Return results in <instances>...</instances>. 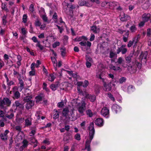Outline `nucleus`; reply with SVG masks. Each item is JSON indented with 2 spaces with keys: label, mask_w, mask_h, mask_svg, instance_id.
<instances>
[{
  "label": "nucleus",
  "mask_w": 151,
  "mask_h": 151,
  "mask_svg": "<svg viewBox=\"0 0 151 151\" xmlns=\"http://www.w3.org/2000/svg\"><path fill=\"white\" fill-rule=\"evenodd\" d=\"M89 134L88 137H86V142L85 150L87 151H90V143L93 138L95 133V129L94 128V123L91 122L90 123L89 126Z\"/></svg>",
  "instance_id": "f257e3e1"
},
{
  "label": "nucleus",
  "mask_w": 151,
  "mask_h": 151,
  "mask_svg": "<svg viewBox=\"0 0 151 151\" xmlns=\"http://www.w3.org/2000/svg\"><path fill=\"white\" fill-rule=\"evenodd\" d=\"M74 109L69 106L63 109L62 114L66 118L70 119V116L73 117L74 116Z\"/></svg>",
  "instance_id": "f03ea898"
},
{
  "label": "nucleus",
  "mask_w": 151,
  "mask_h": 151,
  "mask_svg": "<svg viewBox=\"0 0 151 151\" xmlns=\"http://www.w3.org/2000/svg\"><path fill=\"white\" fill-rule=\"evenodd\" d=\"M11 104V101L8 98H5L1 101L0 102V109H4L5 106H9Z\"/></svg>",
  "instance_id": "7ed1b4c3"
},
{
  "label": "nucleus",
  "mask_w": 151,
  "mask_h": 151,
  "mask_svg": "<svg viewBox=\"0 0 151 151\" xmlns=\"http://www.w3.org/2000/svg\"><path fill=\"white\" fill-rule=\"evenodd\" d=\"M86 104L84 101L81 103H78L76 106L79 113L81 114H83L85 110Z\"/></svg>",
  "instance_id": "20e7f679"
},
{
  "label": "nucleus",
  "mask_w": 151,
  "mask_h": 151,
  "mask_svg": "<svg viewBox=\"0 0 151 151\" xmlns=\"http://www.w3.org/2000/svg\"><path fill=\"white\" fill-rule=\"evenodd\" d=\"M127 67L129 71L132 73H135L137 70L136 65L133 63L129 64Z\"/></svg>",
  "instance_id": "39448f33"
},
{
  "label": "nucleus",
  "mask_w": 151,
  "mask_h": 151,
  "mask_svg": "<svg viewBox=\"0 0 151 151\" xmlns=\"http://www.w3.org/2000/svg\"><path fill=\"white\" fill-rule=\"evenodd\" d=\"M109 6L111 9H121L119 4L118 3L116 2H109L108 3Z\"/></svg>",
  "instance_id": "423d86ee"
},
{
  "label": "nucleus",
  "mask_w": 151,
  "mask_h": 151,
  "mask_svg": "<svg viewBox=\"0 0 151 151\" xmlns=\"http://www.w3.org/2000/svg\"><path fill=\"white\" fill-rule=\"evenodd\" d=\"M126 45H122L120 47H118L116 50L117 54H119L120 52L123 54H125L127 51V49L125 48Z\"/></svg>",
  "instance_id": "0eeeda50"
},
{
  "label": "nucleus",
  "mask_w": 151,
  "mask_h": 151,
  "mask_svg": "<svg viewBox=\"0 0 151 151\" xmlns=\"http://www.w3.org/2000/svg\"><path fill=\"white\" fill-rule=\"evenodd\" d=\"M22 111L18 112L16 116V121L19 124L22 123L24 122V118L21 117V115L22 114Z\"/></svg>",
  "instance_id": "6e6552de"
},
{
  "label": "nucleus",
  "mask_w": 151,
  "mask_h": 151,
  "mask_svg": "<svg viewBox=\"0 0 151 151\" xmlns=\"http://www.w3.org/2000/svg\"><path fill=\"white\" fill-rule=\"evenodd\" d=\"M106 74V72L104 71L101 70L99 71L96 73L97 77L101 79L103 81H104V76Z\"/></svg>",
  "instance_id": "1a4fd4ad"
},
{
  "label": "nucleus",
  "mask_w": 151,
  "mask_h": 151,
  "mask_svg": "<svg viewBox=\"0 0 151 151\" xmlns=\"http://www.w3.org/2000/svg\"><path fill=\"white\" fill-rule=\"evenodd\" d=\"M101 113L104 116L107 118L109 115V110L106 107H104L101 110Z\"/></svg>",
  "instance_id": "9d476101"
},
{
  "label": "nucleus",
  "mask_w": 151,
  "mask_h": 151,
  "mask_svg": "<svg viewBox=\"0 0 151 151\" xmlns=\"http://www.w3.org/2000/svg\"><path fill=\"white\" fill-rule=\"evenodd\" d=\"M12 91L14 92V96L15 98L17 99L20 97V94L18 91V88L17 86L14 87Z\"/></svg>",
  "instance_id": "9b49d317"
},
{
  "label": "nucleus",
  "mask_w": 151,
  "mask_h": 151,
  "mask_svg": "<svg viewBox=\"0 0 151 151\" xmlns=\"http://www.w3.org/2000/svg\"><path fill=\"white\" fill-rule=\"evenodd\" d=\"M112 110L113 112L116 113L120 112L121 111V107L117 104H114L112 107Z\"/></svg>",
  "instance_id": "f8f14e48"
},
{
  "label": "nucleus",
  "mask_w": 151,
  "mask_h": 151,
  "mask_svg": "<svg viewBox=\"0 0 151 151\" xmlns=\"http://www.w3.org/2000/svg\"><path fill=\"white\" fill-rule=\"evenodd\" d=\"M147 55V52H142L139 57V59L140 60H143L144 62H145Z\"/></svg>",
  "instance_id": "ddd939ff"
},
{
  "label": "nucleus",
  "mask_w": 151,
  "mask_h": 151,
  "mask_svg": "<svg viewBox=\"0 0 151 151\" xmlns=\"http://www.w3.org/2000/svg\"><path fill=\"white\" fill-rule=\"evenodd\" d=\"M130 17L127 15L125 14L124 13H123L122 14H121L120 17V20L123 22L126 21L129 19Z\"/></svg>",
  "instance_id": "4468645a"
},
{
  "label": "nucleus",
  "mask_w": 151,
  "mask_h": 151,
  "mask_svg": "<svg viewBox=\"0 0 151 151\" xmlns=\"http://www.w3.org/2000/svg\"><path fill=\"white\" fill-rule=\"evenodd\" d=\"M9 133V131L8 130H6L4 133L1 134L0 136L1 139L3 140H6L7 139V134Z\"/></svg>",
  "instance_id": "2eb2a0df"
},
{
  "label": "nucleus",
  "mask_w": 151,
  "mask_h": 151,
  "mask_svg": "<svg viewBox=\"0 0 151 151\" xmlns=\"http://www.w3.org/2000/svg\"><path fill=\"white\" fill-rule=\"evenodd\" d=\"M95 124L100 127L102 126L104 124L103 120L102 119L98 118L96 119L95 122Z\"/></svg>",
  "instance_id": "dca6fc26"
},
{
  "label": "nucleus",
  "mask_w": 151,
  "mask_h": 151,
  "mask_svg": "<svg viewBox=\"0 0 151 151\" xmlns=\"http://www.w3.org/2000/svg\"><path fill=\"white\" fill-rule=\"evenodd\" d=\"M91 30L95 33H99L100 31L99 27H97L96 26H93L91 27Z\"/></svg>",
  "instance_id": "f3484780"
},
{
  "label": "nucleus",
  "mask_w": 151,
  "mask_h": 151,
  "mask_svg": "<svg viewBox=\"0 0 151 151\" xmlns=\"http://www.w3.org/2000/svg\"><path fill=\"white\" fill-rule=\"evenodd\" d=\"M14 106H16V109H18L20 108V111L19 112L22 111L23 110V106L18 101H16L14 104Z\"/></svg>",
  "instance_id": "a211bd4d"
},
{
  "label": "nucleus",
  "mask_w": 151,
  "mask_h": 151,
  "mask_svg": "<svg viewBox=\"0 0 151 151\" xmlns=\"http://www.w3.org/2000/svg\"><path fill=\"white\" fill-rule=\"evenodd\" d=\"M151 15L150 14H145L142 16L143 21L144 22L147 21L151 17Z\"/></svg>",
  "instance_id": "6ab92c4d"
},
{
  "label": "nucleus",
  "mask_w": 151,
  "mask_h": 151,
  "mask_svg": "<svg viewBox=\"0 0 151 151\" xmlns=\"http://www.w3.org/2000/svg\"><path fill=\"white\" fill-rule=\"evenodd\" d=\"M6 116L9 119H11L14 116V112L13 110H10L6 114Z\"/></svg>",
  "instance_id": "aec40b11"
},
{
  "label": "nucleus",
  "mask_w": 151,
  "mask_h": 151,
  "mask_svg": "<svg viewBox=\"0 0 151 151\" xmlns=\"http://www.w3.org/2000/svg\"><path fill=\"white\" fill-rule=\"evenodd\" d=\"M103 89L104 90L106 91H109L111 89V88L110 85L109 84H107L104 81H103Z\"/></svg>",
  "instance_id": "412c9836"
},
{
  "label": "nucleus",
  "mask_w": 151,
  "mask_h": 151,
  "mask_svg": "<svg viewBox=\"0 0 151 151\" xmlns=\"http://www.w3.org/2000/svg\"><path fill=\"white\" fill-rule=\"evenodd\" d=\"M34 101L32 100L27 102L26 108L28 109H30L32 106H34Z\"/></svg>",
  "instance_id": "4be33fe9"
},
{
  "label": "nucleus",
  "mask_w": 151,
  "mask_h": 151,
  "mask_svg": "<svg viewBox=\"0 0 151 151\" xmlns=\"http://www.w3.org/2000/svg\"><path fill=\"white\" fill-rule=\"evenodd\" d=\"M86 96L87 98L89 99L91 102L94 101L96 99L95 95H93L88 94L86 95Z\"/></svg>",
  "instance_id": "5701e85b"
},
{
  "label": "nucleus",
  "mask_w": 151,
  "mask_h": 151,
  "mask_svg": "<svg viewBox=\"0 0 151 151\" xmlns=\"http://www.w3.org/2000/svg\"><path fill=\"white\" fill-rule=\"evenodd\" d=\"M79 44L81 46H85L87 45V46L89 47H90L91 45V43L89 41H87V42L86 43L85 41H84L80 42L79 43Z\"/></svg>",
  "instance_id": "b1692460"
},
{
  "label": "nucleus",
  "mask_w": 151,
  "mask_h": 151,
  "mask_svg": "<svg viewBox=\"0 0 151 151\" xmlns=\"http://www.w3.org/2000/svg\"><path fill=\"white\" fill-rule=\"evenodd\" d=\"M109 68L110 69H112L115 71H121V68L119 66L115 67V66L111 65L110 66Z\"/></svg>",
  "instance_id": "393cba45"
},
{
  "label": "nucleus",
  "mask_w": 151,
  "mask_h": 151,
  "mask_svg": "<svg viewBox=\"0 0 151 151\" xmlns=\"http://www.w3.org/2000/svg\"><path fill=\"white\" fill-rule=\"evenodd\" d=\"M47 79L48 81L52 82L54 80L55 77L53 74H50L47 77Z\"/></svg>",
  "instance_id": "a878e982"
},
{
  "label": "nucleus",
  "mask_w": 151,
  "mask_h": 151,
  "mask_svg": "<svg viewBox=\"0 0 151 151\" xmlns=\"http://www.w3.org/2000/svg\"><path fill=\"white\" fill-rule=\"evenodd\" d=\"M140 37V36L139 35H138L133 38L132 41L133 42V43H134L136 45L138 42Z\"/></svg>",
  "instance_id": "bb28decb"
},
{
  "label": "nucleus",
  "mask_w": 151,
  "mask_h": 151,
  "mask_svg": "<svg viewBox=\"0 0 151 151\" xmlns=\"http://www.w3.org/2000/svg\"><path fill=\"white\" fill-rule=\"evenodd\" d=\"M23 145L22 147H21L20 148V150H22L23 148L26 147L28 145V142L25 139L23 141Z\"/></svg>",
  "instance_id": "cd10ccee"
},
{
  "label": "nucleus",
  "mask_w": 151,
  "mask_h": 151,
  "mask_svg": "<svg viewBox=\"0 0 151 151\" xmlns=\"http://www.w3.org/2000/svg\"><path fill=\"white\" fill-rule=\"evenodd\" d=\"M17 59L18 61L17 62V64L18 65V68H19L21 64V61L22 60V58L20 55H18L17 56Z\"/></svg>",
  "instance_id": "c85d7f7f"
},
{
  "label": "nucleus",
  "mask_w": 151,
  "mask_h": 151,
  "mask_svg": "<svg viewBox=\"0 0 151 151\" xmlns=\"http://www.w3.org/2000/svg\"><path fill=\"white\" fill-rule=\"evenodd\" d=\"M124 61V60L121 57H119L118 59L117 62L119 64L122 63V66L124 68L127 67V65H125L123 63V62Z\"/></svg>",
  "instance_id": "c756f323"
},
{
  "label": "nucleus",
  "mask_w": 151,
  "mask_h": 151,
  "mask_svg": "<svg viewBox=\"0 0 151 151\" xmlns=\"http://www.w3.org/2000/svg\"><path fill=\"white\" fill-rule=\"evenodd\" d=\"M31 124V120L30 118H28L25 120V125L26 126H30Z\"/></svg>",
  "instance_id": "7c9ffc66"
},
{
  "label": "nucleus",
  "mask_w": 151,
  "mask_h": 151,
  "mask_svg": "<svg viewBox=\"0 0 151 151\" xmlns=\"http://www.w3.org/2000/svg\"><path fill=\"white\" fill-rule=\"evenodd\" d=\"M61 55L63 57H64L66 54V49L65 48H62L60 49Z\"/></svg>",
  "instance_id": "2f4dec72"
},
{
  "label": "nucleus",
  "mask_w": 151,
  "mask_h": 151,
  "mask_svg": "<svg viewBox=\"0 0 151 151\" xmlns=\"http://www.w3.org/2000/svg\"><path fill=\"white\" fill-rule=\"evenodd\" d=\"M36 99V102L37 103H41V102L42 101V97L40 96H36L35 98Z\"/></svg>",
  "instance_id": "473e14b6"
},
{
  "label": "nucleus",
  "mask_w": 151,
  "mask_h": 151,
  "mask_svg": "<svg viewBox=\"0 0 151 151\" xmlns=\"http://www.w3.org/2000/svg\"><path fill=\"white\" fill-rule=\"evenodd\" d=\"M30 141L32 143L34 144V147H35L37 146V141L35 138H32Z\"/></svg>",
  "instance_id": "72a5a7b5"
},
{
  "label": "nucleus",
  "mask_w": 151,
  "mask_h": 151,
  "mask_svg": "<svg viewBox=\"0 0 151 151\" xmlns=\"http://www.w3.org/2000/svg\"><path fill=\"white\" fill-rule=\"evenodd\" d=\"M39 11L40 16L45 14V10L43 8L41 7L40 8Z\"/></svg>",
  "instance_id": "f704fd0d"
},
{
  "label": "nucleus",
  "mask_w": 151,
  "mask_h": 151,
  "mask_svg": "<svg viewBox=\"0 0 151 151\" xmlns=\"http://www.w3.org/2000/svg\"><path fill=\"white\" fill-rule=\"evenodd\" d=\"M32 96H27L25 97L24 99V101L25 102H28L30 101H32L31 100V99L32 98Z\"/></svg>",
  "instance_id": "c9c22d12"
},
{
  "label": "nucleus",
  "mask_w": 151,
  "mask_h": 151,
  "mask_svg": "<svg viewBox=\"0 0 151 151\" xmlns=\"http://www.w3.org/2000/svg\"><path fill=\"white\" fill-rule=\"evenodd\" d=\"M19 83L20 84V88H19L20 91H21L22 90L24 86V82L22 80H19Z\"/></svg>",
  "instance_id": "e433bc0d"
},
{
  "label": "nucleus",
  "mask_w": 151,
  "mask_h": 151,
  "mask_svg": "<svg viewBox=\"0 0 151 151\" xmlns=\"http://www.w3.org/2000/svg\"><path fill=\"white\" fill-rule=\"evenodd\" d=\"M41 24V23L38 19H37L35 21V24L36 26L40 27Z\"/></svg>",
  "instance_id": "4c0bfd02"
},
{
  "label": "nucleus",
  "mask_w": 151,
  "mask_h": 151,
  "mask_svg": "<svg viewBox=\"0 0 151 151\" xmlns=\"http://www.w3.org/2000/svg\"><path fill=\"white\" fill-rule=\"evenodd\" d=\"M137 29L136 26L134 25H133L131 26L130 28V30L132 32H135L137 30Z\"/></svg>",
  "instance_id": "58836bf2"
},
{
  "label": "nucleus",
  "mask_w": 151,
  "mask_h": 151,
  "mask_svg": "<svg viewBox=\"0 0 151 151\" xmlns=\"http://www.w3.org/2000/svg\"><path fill=\"white\" fill-rule=\"evenodd\" d=\"M127 89L128 92L130 93L133 91L134 90V88L133 86L130 85L128 86Z\"/></svg>",
  "instance_id": "ea45409f"
},
{
  "label": "nucleus",
  "mask_w": 151,
  "mask_h": 151,
  "mask_svg": "<svg viewBox=\"0 0 151 151\" xmlns=\"http://www.w3.org/2000/svg\"><path fill=\"white\" fill-rule=\"evenodd\" d=\"M27 14H24L23 15L22 17V22L24 23H26L27 21Z\"/></svg>",
  "instance_id": "a19ab883"
},
{
  "label": "nucleus",
  "mask_w": 151,
  "mask_h": 151,
  "mask_svg": "<svg viewBox=\"0 0 151 151\" xmlns=\"http://www.w3.org/2000/svg\"><path fill=\"white\" fill-rule=\"evenodd\" d=\"M87 114L90 117H92L93 116V112L90 109H88L86 111Z\"/></svg>",
  "instance_id": "79ce46f5"
},
{
  "label": "nucleus",
  "mask_w": 151,
  "mask_h": 151,
  "mask_svg": "<svg viewBox=\"0 0 151 151\" xmlns=\"http://www.w3.org/2000/svg\"><path fill=\"white\" fill-rule=\"evenodd\" d=\"M42 18V20L44 22H48V19L47 17L46 16V14L40 16Z\"/></svg>",
  "instance_id": "37998d69"
},
{
  "label": "nucleus",
  "mask_w": 151,
  "mask_h": 151,
  "mask_svg": "<svg viewBox=\"0 0 151 151\" xmlns=\"http://www.w3.org/2000/svg\"><path fill=\"white\" fill-rule=\"evenodd\" d=\"M126 81V78L124 77H122L120 78L119 82L120 83L122 84L125 82Z\"/></svg>",
  "instance_id": "c03bdc74"
},
{
  "label": "nucleus",
  "mask_w": 151,
  "mask_h": 151,
  "mask_svg": "<svg viewBox=\"0 0 151 151\" xmlns=\"http://www.w3.org/2000/svg\"><path fill=\"white\" fill-rule=\"evenodd\" d=\"M74 138L75 139L79 141L81 140V135L79 133H77L74 136Z\"/></svg>",
  "instance_id": "a18cd8bd"
},
{
  "label": "nucleus",
  "mask_w": 151,
  "mask_h": 151,
  "mask_svg": "<svg viewBox=\"0 0 151 151\" xmlns=\"http://www.w3.org/2000/svg\"><path fill=\"white\" fill-rule=\"evenodd\" d=\"M36 46L39 48L41 50H42L44 48L43 46L40 44V42L37 43L36 45Z\"/></svg>",
  "instance_id": "49530a36"
},
{
  "label": "nucleus",
  "mask_w": 151,
  "mask_h": 151,
  "mask_svg": "<svg viewBox=\"0 0 151 151\" xmlns=\"http://www.w3.org/2000/svg\"><path fill=\"white\" fill-rule=\"evenodd\" d=\"M92 6V2H91L89 1H86V4H85V6L90 7Z\"/></svg>",
  "instance_id": "de8ad7c7"
},
{
  "label": "nucleus",
  "mask_w": 151,
  "mask_h": 151,
  "mask_svg": "<svg viewBox=\"0 0 151 151\" xmlns=\"http://www.w3.org/2000/svg\"><path fill=\"white\" fill-rule=\"evenodd\" d=\"M86 62H90L91 63L92 62V60L91 58L88 55L86 56Z\"/></svg>",
  "instance_id": "09e8293b"
},
{
  "label": "nucleus",
  "mask_w": 151,
  "mask_h": 151,
  "mask_svg": "<svg viewBox=\"0 0 151 151\" xmlns=\"http://www.w3.org/2000/svg\"><path fill=\"white\" fill-rule=\"evenodd\" d=\"M60 45V43L59 42H56L52 44V47L53 48H55L57 46H59Z\"/></svg>",
  "instance_id": "8fccbe9b"
},
{
  "label": "nucleus",
  "mask_w": 151,
  "mask_h": 151,
  "mask_svg": "<svg viewBox=\"0 0 151 151\" xmlns=\"http://www.w3.org/2000/svg\"><path fill=\"white\" fill-rule=\"evenodd\" d=\"M132 56L129 55L126 58V60L128 63H129L131 62Z\"/></svg>",
  "instance_id": "3c124183"
},
{
  "label": "nucleus",
  "mask_w": 151,
  "mask_h": 151,
  "mask_svg": "<svg viewBox=\"0 0 151 151\" xmlns=\"http://www.w3.org/2000/svg\"><path fill=\"white\" fill-rule=\"evenodd\" d=\"M21 31L22 34L24 35H25L27 33V29H26L24 28H22L21 29Z\"/></svg>",
  "instance_id": "603ef678"
},
{
  "label": "nucleus",
  "mask_w": 151,
  "mask_h": 151,
  "mask_svg": "<svg viewBox=\"0 0 151 151\" xmlns=\"http://www.w3.org/2000/svg\"><path fill=\"white\" fill-rule=\"evenodd\" d=\"M89 83L88 81L85 80L83 83V86L84 87H86L88 85Z\"/></svg>",
  "instance_id": "864d4df0"
},
{
  "label": "nucleus",
  "mask_w": 151,
  "mask_h": 151,
  "mask_svg": "<svg viewBox=\"0 0 151 151\" xmlns=\"http://www.w3.org/2000/svg\"><path fill=\"white\" fill-rule=\"evenodd\" d=\"M64 102L61 101L58 103V106L59 108L63 107L64 106Z\"/></svg>",
  "instance_id": "5fc2aeb1"
},
{
  "label": "nucleus",
  "mask_w": 151,
  "mask_h": 151,
  "mask_svg": "<svg viewBox=\"0 0 151 151\" xmlns=\"http://www.w3.org/2000/svg\"><path fill=\"white\" fill-rule=\"evenodd\" d=\"M108 96L112 101H115V99L113 97V96L111 95L110 93H109L108 94Z\"/></svg>",
  "instance_id": "6e6d98bb"
},
{
  "label": "nucleus",
  "mask_w": 151,
  "mask_h": 151,
  "mask_svg": "<svg viewBox=\"0 0 151 151\" xmlns=\"http://www.w3.org/2000/svg\"><path fill=\"white\" fill-rule=\"evenodd\" d=\"M86 4V1H80L79 2V4L81 6H85Z\"/></svg>",
  "instance_id": "4d7b16f0"
},
{
  "label": "nucleus",
  "mask_w": 151,
  "mask_h": 151,
  "mask_svg": "<svg viewBox=\"0 0 151 151\" xmlns=\"http://www.w3.org/2000/svg\"><path fill=\"white\" fill-rule=\"evenodd\" d=\"M56 111L57 112V113H55L53 115V118L54 119H56L58 118L59 117V114L58 113V111Z\"/></svg>",
  "instance_id": "13d9d810"
},
{
  "label": "nucleus",
  "mask_w": 151,
  "mask_h": 151,
  "mask_svg": "<svg viewBox=\"0 0 151 151\" xmlns=\"http://www.w3.org/2000/svg\"><path fill=\"white\" fill-rule=\"evenodd\" d=\"M134 43L132 40H130L127 44V47H131L133 45Z\"/></svg>",
  "instance_id": "bf43d9fd"
},
{
  "label": "nucleus",
  "mask_w": 151,
  "mask_h": 151,
  "mask_svg": "<svg viewBox=\"0 0 151 151\" xmlns=\"http://www.w3.org/2000/svg\"><path fill=\"white\" fill-rule=\"evenodd\" d=\"M29 75L30 76H34L35 74V70H32L31 71H30L29 73Z\"/></svg>",
  "instance_id": "052dcab7"
},
{
  "label": "nucleus",
  "mask_w": 151,
  "mask_h": 151,
  "mask_svg": "<svg viewBox=\"0 0 151 151\" xmlns=\"http://www.w3.org/2000/svg\"><path fill=\"white\" fill-rule=\"evenodd\" d=\"M151 30L150 28L148 29L147 30V35L148 37H150L151 35Z\"/></svg>",
  "instance_id": "680f3d73"
},
{
  "label": "nucleus",
  "mask_w": 151,
  "mask_h": 151,
  "mask_svg": "<svg viewBox=\"0 0 151 151\" xmlns=\"http://www.w3.org/2000/svg\"><path fill=\"white\" fill-rule=\"evenodd\" d=\"M116 55L115 53H114L113 52H111L110 53V57L111 58H112L114 57Z\"/></svg>",
  "instance_id": "e2e57ef3"
},
{
  "label": "nucleus",
  "mask_w": 151,
  "mask_h": 151,
  "mask_svg": "<svg viewBox=\"0 0 151 151\" xmlns=\"http://www.w3.org/2000/svg\"><path fill=\"white\" fill-rule=\"evenodd\" d=\"M86 124V121H83L82 123H81L80 124V125L82 128L83 129H85V125Z\"/></svg>",
  "instance_id": "0e129e2a"
},
{
  "label": "nucleus",
  "mask_w": 151,
  "mask_h": 151,
  "mask_svg": "<svg viewBox=\"0 0 151 151\" xmlns=\"http://www.w3.org/2000/svg\"><path fill=\"white\" fill-rule=\"evenodd\" d=\"M29 10L31 12H33L34 11V5L33 4H31L30 5Z\"/></svg>",
  "instance_id": "69168bd1"
},
{
  "label": "nucleus",
  "mask_w": 151,
  "mask_h": 151,
  "mask_svg": "<svg viewBox=\"0 0 151 151\" xmlns=\"http://www.w3.org/2000/svg\"><path fill=\"white\" fill-rule=\"evenodd\" d=\"M95 35L94 34H91V37L90 39V40L91 41H93L95 38Z\"/></svg>",
  "instance_id": "338daca9"
},
{
  "label": "nucleus",
  "mask_w": 151,
  "mask_h": 151,
  "mask_svg": "<svg viewBox=\"0 0 151 151\" xmlns=\"http://www.w3.org/2000/svg\"><path fill=\"white\" fill-rule=\"evenodd\" d=\"M50 88L53 90L55 91L56 89V86L54 84H52L50 86Z\"/></svg>",
  "instance_id": "774afa93"
}]
</instances>
